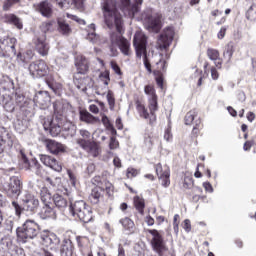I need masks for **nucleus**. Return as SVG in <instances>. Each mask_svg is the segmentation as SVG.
Wrapping results in <instances>:
<instances>
[{"mask_svg": "<svg viewBox=\"0 0 256 256\" xmlns=\"http://www.w3.org/2000/svg\"><path fill=\"white\" fill-rule=\"evenodd\" d=\"M56 3L61 9H83V0H56Z\"/></svg>", "mask_w": 256, "mask_h": 256, "instance_id": "25", "label": "nucleus"}, {"mask_svg": "<svg viewBox=\"0 0 256 256\" xmlns=\"http://www.w3.org/2000/svg\"><path fill=\"white\" fill-rule=\"evenodd\" d=\"M40 243L44 247L50 248V251H59L61 240L57 237V234L44 230L40 233Z\"/></svg>", "mask_w": 256, "mask_h": 256, "instance_id": "8", "label": "nucleus"}, {"mask_svg": "<svg viewBox=\"0 0 256 256\" xmlns=\"http://www.w3.org/2000/svg\"><path fill=\"white\" fill-rule=\"evenodd\" d=\"M183 229L186 231V233H189L191 231V220H184Z\"/></svg>", "mask_w": 256, "mask_h": 256, "instance_id": "60", "label": "nucleus"}, {"mask_svg": "<svg viewBox=\"0 0 256 256\" xmlns=\"http://www.w3.org/2000/svg\"><path fill=\"white\" fill-rule=\"evenodd\" d=\"M248 21H256V4H252L246 12Z\"/></svg>", "mask_w": 256, "mask_h": 256, "instance_id": "43", "label": "nucleus"}, {"mask_svg": "<svg viewBox=\"0 0 256 256\" xmlns=\"http://www.w3.org/2000/svg\"><path fill=\"white\" fill-rule=\"evenodd\" d=\"M15 100L17 105H19L20 107H25V104L27 103V99H25V96L21 93L15 94Z\"/></svg>", "mask_w": 256, "mask_h": 256, "instance_id": "46", "label": "nucleus"}, {"mask_svg": "<svg viewBox=\"0 0 256 256\" xmlns=\"http://www.w3.org/2000/svg\"><path fill=\"white\" fill-rule=\"evenodd\" d=\"M144 143L146 147H148V149H151L153 147V138L151 137L145 138Z\"/></svg>", "mask_w": 256, "mask_h": 256, "instance_id": "64", "label": "nucleus"}, {"mask_svg": "<svg viewBox=\"0 0 256 256\" xmlns=\"http://www.w3.org/2000/svg\"><path fill=\"white\" fill-rule=\"evenodd\" d=\"M87 40L94 45L99 43V36L95 32H89L87 36Z\"/></svg>", "mask_w": 256, "mask_h": 256, "instance_id": "48", "label": "nucleus"}, {"mask_svg": "<svg viewBox=\"0 0 256 256\" xmlns=\"http://www.w3.org/2000/svg\"><path fill=\"white\" fill-rule=\"evenodd\" d=\"M101 9L104 17V23L108 29H116L110 35L112 45H118L121 53L129 57L131 55V43L125 39L123 33V16L117 9V0H102Z\"/></svg>", "mask_w": 256, "mask_h": 256, "instance_id": "1", "label": "nucleus"}, {"mask_svg": "<svg viewBox=\"0 0 256 256\" xmlns=\"http://www.w3.org/2000/svg\"><path fill=\"white\" fill-rule=\"evenodd\" d=\"M35 45L41 57H47L49 55V44L45 42V36L37 38Z\"/></svg>", "mask_w": 256, "mask_h": 256, "instance_id": "26", "label": "nucleus"}, {"mask_svg": "<svg viewBox=\"0 0 256 256\" xmlns=\"http://www.w3.org/2000/svg\"><path fill=\"white\" fill-rule=\"evenodd\" d=\"M118 147H119V141H117V138H115V136H111L109 148L113 150V149H117Z\"/></svg>", "mask_w": 256, "mask_h": 256, "instance_id": "53", "label": "nucleus"}, {"mask_svg": "<svg viewBox=\"0 0 256 256\" xmlns=\"http://www.w3.org/2000/svg\"><path fill=\"white\" fill-rule=\"evenodd\" d=\"M34 9L41 14L42 17H46V19H51V17H53V5L47 0L34 5Z\"/></svg>", "mask_w": 256, "mask_h": 256, "instance_id": "18", "label": "nucleus"}, {"mask_svg": "<svg viewBox=\"0 0 256 256\" xmlns=\"http://www.w3.org/2000/svg\"><path fill=\"white\" fill-rule=\"evenodd\" d=\"M39 224L33 220H26L24 224L17 228V240L20 243H27L29 239H35L39 235Z\"/></svg>", "mask_w": 256, "mask_h": 256, "instance_id": "3", "label": "nucleus"}, {"mask_svg": "<svg viewBox=\"0 0 256 256\" xmlns=\"http://www.w3.org/2000/svg\"><path fill=\"white\" fill-rule=\"evenodd\" d=\"M57 23L59 33H61V35L69 37V34L72 33L69 23H67V21H65L63 18H58Z\"/></svg>", "mask_w": 256, "mask_h": 256, "instance_id": "34", "label": "nucleus"}, {"mask_svg": "<svg viewBox=\"0 0 256 256\" xmlns=\"http://www.w3.org/2000/svg\"><path fill=\"white\" fill-rule=\"evenodd\" d=\"M44 145L52 155H59V153H65V145L55 140L47 139L44 141Z\"/></svg>", "mask_w": 256, "mask_h": 256, "instance_id": "23", "label": "nucleus"}, {"mask_svg": "<svg viewBox=\"0 0 256 256\" xmlns=\"http://www.w3.org/2000/svg\"><path fill=\"white\" fill-rule=\"evenodd\" d=\"M113 165L115 167H117L118 169H121V167H122V165H121V158H119V156L114 157Z\"/></svg>", "mask_w": 256, "mask_h": 256, "instance_id": "63", "label": "nucleus"}, {"mask_svg": "<svg viewBox=\"0 0 256 256\" xmlns=\"http://www.w3.org/2000/svg\"><path fill=\"white\" fill-rule=\"evenodd\" d=\"M75 66L80 75H85L89 71V60L83 55H78L75 59Z\"/></svg>", "mask_w": 256, "mask_h": 256, "instance_id": "24", "label": "nucleus"}, {"mask_svg": "<svg viewBox=\"0 0 256 256\" xmlns=\"http://www.w3.org/2000/svg\"><path fill=\"white\" fill-rule=\"evenodd\" d=\"M69 105L64 103L62 100H56L53 103L54 115L55 119L53 121H59V119H63L67 115V109Z\"/></svg>", "mask_w": 256, "mask_h": 256, "instance_id": "21", "label": "nucleus"}, {"mask_svg": "<svg viewBox=\"0 0 256 256\" xmlns=\"http://www.w3.org/2000/svg\"><path fill=\"white\" fill-rule=\"evenodd\" d=\"M137 175H139V171H137V169H135V168L127 169L126 177L128 179H133V177H137Z\"/></svg>", "mask_w": 256, "mask_h": 256, "instance_id": "51", "label": "nucleus"}, {"mask_svg": "<svg viewBox=\"0 0 256 256\" xmlns=\"http://www.w3.org/2000/svg\"><path fill=\"white\" fill-rule=\"evenodd\" d=\"M224 55H227L229 59L233 56V45L228 44L225 48Z\"/></svg>", "mask_w": 256, "mask_h": 256, "instance_id": "58", "label": "nucleus"}, {"mask_svg": "<svg viewBox=\"0 0 256 256\" xmlns=\"http://www.w3.org/2000/svg\"><path fill=\"white\" fill-rule=\"evenodd\" d=\"M34 103L41 109H47L51 105V96L47 91H39L34 97Z\"/></svg>", "mask_w": 256, "mask_h": 256, "instance_id": "22", "label": "nucleus"}, {"mask_svg": "<svg viewBox=\"0 0 256 256\" xmlns=\"http://www.w3.org/2000/svg\"><path fill=\"white\" fill-rule=\"evenodd\" d=\"M120 223L125 231H129V233H133L135 231V223L130 218H123L120 220Z\"/></svg>", "mask_w": 256, "mask_h": 256, "instance_id": "40", "label": "nucleus"}, {"mask_svg": "<svg viewBox=\"0 0 256 256\" xmlns=\"http://www.w3.org/2000/svg\"><path fill=\"white\" fill-rule=\"evenodd\" d=\"M40 161L46 167H50V169H53V171H57L58 173H61V171H63V166L54 157H51V156L45 155V154H41Z\"/></svg>", "mask_w": 256, "mask_h": 256, "instance_id": "19", "label": "nucleus"}, {"mask_svg": "<svg viewBox=\"0 0 256 256\" xmlns=\"http://www.w3.org/2000/svg\"><path fill=\"white\" fill-rule=\"evenodd\" d=\"M2 105L4 109L8 111V113L15 111V103L13 102L11 96L7 94L3 95L2 97Z\"/></svg>", "mask_w": 256, "mask_h": 256, "instance_id": "36", "label": "nucleus"}, {"mask_svg": "<svg viewBox=\"0 0 256 256\" xmlns=\"http://www.w3.org/2000/svg\"><path fill=\"white\" fill-rule=\"evenodd\" d=\"M174 35L175 32H173V28H166L158 38V49H167V47L171 45V41H173Z\"/></svg>", "mask_w": 256, "mask_h": 256, "instance_id": "12", "label": "nucleus"}, {"mask_svg": "<svg viewBox=\"0 0 256 256\" xmlns=\"http://www.w3.org/2000/svg\"><path fill=\"white\" fill-rule=\"evenodd\" d=\"M70 213L72 217H77L83 223H91V221H93V211L83 200H79L71 204Z\"/></svg>", "mask_w": 256, "mask_h": 256, "instance_id": "4", "label": "nucleus"}, {"mask_svg": "<svg viewBox=\"0 0 256 256\" xmlns=\"http://www.w3.org/2000/svg\"><path fill=\"white\" fill-rule=\"evenodd\" d=\"M106 97H107V101H108L110 107H114L115 106V97H113V92L108 91Z\"/></svg>", "mask_w": 256, "mask_h": 256, "instance_id": "55", "label": "nucleus"}, {"mask_svg": "<svg viewBox=\"0 0 256 256\" xmlns=\"http://www.w3.org/2000/svg\"><path fill=\"white\" fill-rule=\"evenodd\" d=\"M207 55L211 61H219V51L213 48L207 50Z\"/></svg>", "mask_w": 256, "mask_h": 256, "instance_id": "45", "label": "nucleus"}, {"mask_svg": "<svg viewBox=\"0 0 256 256\" xmlns=\"http://www.w3.org/2000/svg\"><path fill=\"white\" fill-rule=\"evenodd\" d=\"M28 71L33 79H41L45 75H49V66L43 60L33 62L29 65Z\"/></svg>", "mask_w": 256, "mask_h": 256, "instance_id": "9", "label": "nucleus"}, {"mask_svg": "<svg viewBox=\"0 0 256 256\" xmlns=\"http://www.w3.org/2000/svg\"><path fill=\"white\" fill-rule=\"evenodd\" d=\"M12 207L14 208L16 215L19 217V215H21V211H23V208H21V206L15 201L12 202Z\"/></svg>", "mask_w": 256, "mask_h": 256, "instance_id": "59", "label": "nucleus"}, {"mask_svg": "<svg viewBox=\"0 0 256 256\" xmlns=\"http://www.w3.org/2000/svg\"><path fill=\"white\" fill-rule=\"evenodd\" d=\"M3 21L4 23L14 25L17 29H23V22H21V19L15 14H5L3 16Z\"/></svg>", "mask_w": 256, "mask_h": 256, "instance_id": "29", "label": "nucleus"}, {"mask_svg": "<svg viewBox=\"0 0 256 256\" xmlns=\"http://www.w3.org/2000/svg\"><path fill=\"white\" fill-rule=\"evenodd\" d=\"M164 139L165 141H167L168 143L170 141H173V134L171 133V128H167L164 132Z\"/></svg>", "mask_w": 256, "mask_h": 256, "instance_id": "54", "label": "nucleus"}, {"mask_svg": "<svg viewBox=\"0 0 256 256\" xmlns=\"http://www.w3.org/2000/svg\"><path fill=\"white\" fill-rule=\"evenodd\" d=\"M155 169L156 175L158 176L159 181H161V185L163 187H169L171 185V180L169 179V177H171V173L169 168H163L161 164H157Z\"/></svg>", "mask_w": 256, "mask_h": 256, "instance_id": "14", "label": "nucleus"}, {"mask_svg": "<svg viewBox=\"0 0 256 256\" xmlns=\"http://www.w3.org/2000/svg\"><path fill=\"white\" fill-rule=\"evenodd\" d=\"M20 155L21 161L22 163H24V168H26V170L34 171V169H37V167H39V164L35 160L29 161V159H27V156L25 155V153H23V151H20Z\"/></svg>", "mask_w": 256, "mask_h": 256, "instance_id": "35", "label": "nucleus"}, {"mask_svg": "<svg viewBox=\"0 0 256 256\" xmlns=\"http://www.w3.org/2000/svg\"><path fill=\"white\" fill-rule=\"evenodd\" d=\"M144 93L148 97V107L150 111V123H155L157 121V116L155 113L159 110V104L157 103V93L155 92V87L152 85H146L144 87Z\"/></svg>", "mask_w": 256, "mask_h": 256, "instance_id": "7", "label": "nucleus"}, {"mask_svg": "<svg viewBox=\"0 0 256 256\" xmlns=\"http://www.w3.org/2000/svg\"><path fill=\"white\" fill-rule=\"evenodd\" d=\"M136 109L143 119H149V112H147V108L143 105L139 100L136 101Z\"/></svg>", "mask_w": 256, "mask_h": 256, "instance_id": "42", "label": "nucleus"}, {"mask_svg": "<svg viewBox=\"0 0 256 256\" xmlns=\"http://www.w3.org/2000/svg\"><path fill=\"white\" fill-rule=\"evenodd\" d=\"M40 199L42 203L49 204L51 203V192L47 187H42L40 190Z\"/></svg>", "mask_w": 256, "mask_h": 256, "instance_id": "41", "label": "nucleus"}, {"mask_svg": "<svg viewBox=\"0 0 256 256\" xmlns=\"http://www.w3.org/2000/svg\"><path fill=\"white\" fill-rule=\"evenodd\" d=\"M148 233L152 235L151 245L153 250L158 253L159 256H163V253L167 251V246L163 240V235L155 229L148 230Z\"/></svg>", "mask_w": 256, "mask_h": 256, "instance_id": "10", "label": "nucleus"}, {"mask_svg": "<svg viewBox=\"0 0 256 256\" xmlns=\"http://www.w3.org/2000/svg\"><path fill=\"white\" fill-rule=\"evenodd\" d=\"M6 193L8 197L19 195V193H21V180L16 176L11 177L6 188Z\"/></svg>", "mask_w": 256, "mask_h": 256, "instance_id": "20", "label": "nucleus"}, {"mask_svg": "<svg viewBox=\"0 0 256 256\" xmlns=\"http://www.w3.org/2000/svg\"><path fill=\"white\" fill-rule=\"evenodd\" d=\"M81 149L86 151L90 157H99V145L93 141L86 144Z\"/></svg>", "mask_w": 256, "mask_h": 256, "instance_id": "33", "label": "nucleus"}, {"mask_svg": "<svg viewBox=\"0 0 256 256\" xmlns=\"http://www.w3.org/2000/svg\"><path fill=\"white\" fill-rule=\"evenodd\" d=\"M60 256H73V242L70 239H64L60 249Z\"/></svg>", "mask_w": 256, "mask_h": 256, "instance_id": "30", "label": "nucleus"}, {"mask_svg": "<svg viewBox=\"0 0 256 256\" xmlns=\"http://www.w3.org/2000/svg\"><path fill=\"white\" fill-rule=\"evenodd\" d=\"M53 202L54 205L58 208V209H65L67 208V199L63 198V196L59 195V194H55L53 196Z\"/></svg>", "mask_w": 256, "mask_h": 256, "instance_id": "39", "label": "nucleus"}, {"mask_svg": "<svg viewBox=\"0 0 256 256\" xmlns=\"http://www.w3.org/2000/svg\"><path fill=\"white\" fill-rule=\"evenodd\" d=\"M138 19L143 22L148 31L157 33L161 29V15L153 14L151 8H147Z\"/></svg>", "mask_w": 256, "mask_h": 256, "instance_id": "5", "label": "nucleus"}, {"mask_svg": "<svg viewBox=\"0 0 256 256\" xmlns=\"http://www.w3.org/2000/svg\"><path fill=\"white\" fill-rule=\"evenodd\" d=\"M211 77L214 81H217V79H219V72L217 71V68H211Z\"/></svg>", "mask_w": 256, "mask_h": 256, "instance_id": "62", "label": "nucleus"}, {"mask_svg": "<svg viewBox=\"0 0 256 256\" xmlns=\"http://www.w3.org/2000/svg\"><path fill=\"white\" fill-rule=\"evenodd\" d=\"M14 138L9 133V130L3 126H0V153H3L5 147H13Z\"/></svg>", "mask_w": 256, "mask_h": 256, "instance_id": "17", "label": "nucleus"}, {"mask_svg": "<svg viewBox=\"0 0 256 256\" xmlns=\"http://www.w3.org/2000/svg\"><path fill=\"white\" fill-rule=\"evenodd\" d=\"M22 203L24 211H29L30 213H35L37 207H39V199L29 193L23 196Z\"/></svg>", "mask_w": 256, "mask_h": 256, "instance_id": "13", "label": "nucleus"}, {"mask_svg": "<svg viewBox=\"0 0 256 256\" xmlns=\"http://www.w3.org/2000/svg\"><path fill=\"white\" fill-rule=\"evenodd\" d=\"M101 199H103V188L94 187L91 191V194L89 195V201L93 205H97Z\"/></svg>", "mask_w": 256, "mask_h": 256, "instance_id": "32", "label": "nucleus"}, {"mask_svg": "<svg viewBox=\"0 0 256 256\" xmlns=\"http://www.w3.org/2000/svg\"><path fill=\"white\" fill-rule=\"evenodd\" d=\"M14 129L17 133H24L27 130V120L23 118H17L14 121Z\"/></svg>", "mask_w": 256, "mask_h": 256, "instance_id": "37", "label": "nucleus"}, {"mask_svg": "<svg viewBox=\"0 0 256 256\" xmlns=\"http://www.w3.org/2000/svg\"><path fill=\"white\" fill-rule=\"evenodd\" d=\"M41 219H57V213L49 204H44L40 211Z\"/></svg>", "mask_w": 256, "mask_h": 256, "instance_id": "31", "label": "nucleus"}, {"mask_svg": "<svg viewBox=\"0 0 256 256\" xmlns=\"http://www.w3.org/2000/svg\"><path fill=\"white\" fill-rule=\"evenodd\" d=\"M227 29H229V26H222L220 31L218 32V39H224L225 38V35L227 33Z\"/></svg>", "mask_w": 256, "mask_h": 256, "instance_id": "56", "label": "nucleus"}, {"mask_svg": "<svg viewBox=\"0 0 256 256\" xmlns=\"http://www.w3.org/2000/svg\"><path fill=\"white\" fill-rule=\"evenodd\" d=\"M134 207L140 213V215H144L145 213V199L135 196L134 197Z\"/></svg>", "mask_w": 256, "mask_h": 256, "instance_id": "38", "label": "nucleus"}, {"mask_svg": "<svg viewBox=\"0 0 256 256\" xmlns=\"http://www.w3.org/2000/svg\"><path fill=\"white\" fill-rule=\"evenodd\" d=\"M195 117H197V110H190L184 118L185 125H191L195 121Z\"/></svg>", "mask_w": 256, "mask_h": 256, "instance_id": "44", "label": "nucleus"}, {"mask_svg": "<svg viewBox=\"0 0 256 256\" xmlns=\"http://www.w3.org/2000/svg\"><path fill=\"white\" fill-rule=\"evenodd\" d=\"M80 121H83L84 123H88L90 125H95V123H101L99 117L93 116L86 110L80 111Z\"/></svg>", "mask_w": 256, "mask_h": 256, "instance_id": "28", "label": "nucleus"}, {"mask_svg": "<svg viewBox=\"0 0 256 256\" xmlns=\"http://www.w3.org/2000/svg\"><path fill=\"white\" fill-rule=\"evenodd\" d=\"M133 45L136 51L137 59H142L143 63L149 61L147 56V36L142 31H138L134 35Z\"/></svg>", "mask_w": 256, "mask_h": 256, "instance_id": "6", "label": "nucleus"}, {"mask_svg": "<svg viewBox=\"0 0 256 256\" xmlns=\"http://www.w3.org/2000/svg\"><path fill=\"white\" fill-rule=\"evenodd\" d=\"M110 67L114 71V73H116V75H119V76L123 75V72L121 71V68L119 67L117 62L111 61L110 62Z\"/></svg>", "mask_w": 256, "mask_h": 256, "instance_id": "49", "label": "nucleus"}, {"mask_svg": "<svg viewBox=\"0 0 256 256\" xmlns=\"http://www.w3.org/2000/svg\"><path fill=\"white\" fill-rule=\"evenodd\" d=\"M15 5V2H12V0H5L3 4V11H9L11 7Z\"/></svg>", "mask_w": 256, "mask_h": 256, "instance_id": "57", "label": "nucleus"}, {"mask_svg": "<svg viewBox=\"0 0 256 256\" xmlns=\"http://www.w3.org/2000/svg\"><path fill=\"white\" fill-rule=\"evenodd\" d=\"M67 175L70 179L71 185L75 187V183H77V174L71 170H67Z\"/></svg>", "mask_w": 256, "mask_h": 256, "instance_id": "50", "label": "nucleus"}, {"mask_svg": "<svg viewBox=\"0 0 256 256\" xmlns=\"http://www.w3.org/2000/svg\"><path fill=\"white\" fill-rule=\"evenodd\" d=\"M101 121H102V123H103V125H104V127H105L106 129H107L108 127H111V125H113V124H111V121H109V118H108L107 116H105V115H102Z\"/></svg>", "mask_w": 256, "mask_h": 256, "instance_id": "61", "label": "nucleus"}, {"mask_svg": "<svg viewBox=\"0 0 256 256\" xmlns=\"http://www.w3.org/2000/svg\"><path fill=\"white\" fill-rule=\"evenodd\" d=\"M51 27H53V22H44L41 24L40 29L43 33H47L48 31H51Z\"/></svg>", "mask_w": 256, "mask_h": 256, "instance_id": "52", "label": "nucleus"}, {"mask_svg": "<svg viewBox=\"0 0 256 256\" xmlns=\"http://www.w3.org/2000/svg\"><path fill=\"white\" fill-rule=\"evenodd\" d=\"M79 135L80 137L76 139V143L79 147H85V145H89V143L93 142V140H91V132H89V130L81 129L79 130Z\"/></svg>", "mask_w": 256, "mask_h": 256, "instance_id": "27", "label": "nucleus"}, {"mask_svg": "<svg viewBox=\"0 0 256 256\" xmlns=\"http://www.w3.org/2000/svg\"><path fill=\"white\" fill-rule=\"evenodd\" d=\"M1 49L7 55H17V50L15 49V45H17V39L11 37H5L0 39Z\"/></svg>", "mask_w": 256, "mask_h": 256, "instance_id": "15", "label": "nucleus"}, {"mask_svg": "<svg viewBox=\"0 0 256 256\" xmlns=\"http://www.w3.org/2000/svg\"><path fill=\"white\" fill-rule=\"evenodd\" d=\"M43 127L45 131H50L52 137H57L62 131H68L69 135L73 137L75 135L76 127L71 122H67L66 116L58 120H53V117H47L44 119Z\"/></svg>", "mask_w": 256, "mask_h": 256, "instance_id": "2", "label": "nucleus"}, {"mask_svg": "<svg viewBox=\"0 0 256 256\" xmlns=\"http://www.w3.org/2000/svg\"><path fill=\"white\" fill-rule=\"evenodd\" d=\"M75 85L77 87V89H80V91H83V93H86V95H91V89H93V80L91 79V77H84V78H77V76H75Z\"/></svg>", "mask_w": 256, "mask_h": 256, "instance_id": "16", "label": "nucleus"}, {"mask_svg": "<svg viewBox=\"0 0 256 256\" xmlns=\"http://www.w3.org/2000/svg\"><path fill=\"white\" fill-rule=\"evenodd\" d=\"M100 80L107 86L109 85V81H111V78L109 77V71L105 70L104 72H101L99 75Z\"/></svg>", "mask_w": 256, "mask_h": 256, "instance_id": "47", "label": "nucleus"}, {"mask_svg": "<svg viewBox=\"0 0 256 256\" xmlns=\"http://www.w3.org/2000/svg\"><path fill=\"white\" fill-rule=\"evenodd\" d=\"M136 4H131V0H120V9L126 17L133 19L139 13V5L143 0H135Z\"/></svg>", "mask_w": 256, "mask_h": 256, "instance_id": "11", "label": "nucleus"}]
</instances>
